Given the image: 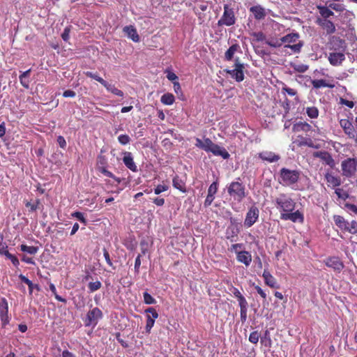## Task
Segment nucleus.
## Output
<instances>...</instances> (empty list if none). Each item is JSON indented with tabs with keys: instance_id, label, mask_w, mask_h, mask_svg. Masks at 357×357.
<instances>
[{
	"instance_id": "1",
	"label": "nucleus",
	"mask_w": 357,
	"mask_h": 357,
	"mask_svg": "<svg viewBox=\"0 0 357 357\" xmlns=\"http://www.w3.org/2000/svg\"><path fill=\"white\" fill-rule=\"evenodd\" d=\"M301 176V172L297 169L282 168L279 172L278 181L284 186H292L297 183Z\"/></svg>"
},
{
	"instance_id": "2",
	"label": "nucleus",
	"mask_w": 357,
	"mask_h": 357,
	"mask_svg": "<svg viewBox=\"0 0 357 357\" xmlns=\"http://www.w3.org/2000/svg\"><path fill=\"white\" fill-rule=\"evenodd\" d=\"M299 38L300 35L298 33H288L281 38L282 44H286L284 48H289L293 53H300L304 45L303 41L299 40L298 43L291 45L298 40Z\"/></svg>"
},
{
	"instance_id": "3",
	"label": "nucleus",
	"mask_w": 357,
	"mask_h": 357,
	"mask_svg": "<svg viewBox=\"0 0 357 357\" xmlns=\"http://www.w3.org/2000/svg\"><path fill=\"white\" fill-rule=\"evenodd\" d=\"M227 192L234 200L241 202L246 197L245 187L239 181H232L227 185Z\"/></svg>"
},
{
	"instance_id": "4",
	"label": "nucleus",
	"mask_w": 357,
	"mask_h": 357,
	"mask_svg": "<svg viewBox=\"0 0 357 357\" xmlns=\"http://www.w3.org/2000/svg\"><path fill=\"white\" fill-rule=\"evenodd\" d=\"M277 208L284 213L292 212L295 209L296 202L287 194L281 193L275 200Z\"/></svg>"
},
{
	"instance_id": "5",
	"label": "nucleus",
	"mask_w": 357,
	"mask_h": 357,
	"mask_svg": "<svg viewBox=\"0 0 357 357\" xmlns=\"http://www.w3.org/2000/svg\"><path fill=\"white\" fill-rule=\"evenodd\" d=\"M84 74L86 77L93 79L96 80L97 82H98L99 83H100L106 89V90L107 91L112 93V94H114L115 96H119V97L123 96L124 93L121 90L117 89L114 84H110V83L107 82V81H105L104 79H102L101 77H100L97 73H94L91 71H87V72H85Z\"/></svg>"
},
{
	"instance_id": "6",
	"label": "nucleus",
	"mask_w": 357,
	"mask_h": 357,
	"mask_svg": "<svg viewBox=\"0 0 357 357\" xmlns=\"http://www.w3.org/2000/svg\"><path fill=\"white\" fill-rule=\"evenodd\" d=\"M333 220L336 226L342 231H346L352 234L357 233V222L356 220L349 222L342 216L338 215L333 216Z\"/></svg>"
},
{
	"instance_id": "7",
	"label": "nucleus",
	"mask_w": 357,
	"mask_h": 357,
	"mask_svg": "<svg viewBox=\"0 0 357 357\" xmlns=\"http://www.w3.org/2000/svg\"><path fill=\"white\" fill-rule=\"evenodd\" d=\"M236 21V18L234 8H231L228 4H225L223 14L218 21V25L220 26H230L235 24Z\"/></svg>"
},
{
	"instance_id": "8",
	"label": "nucleus",
	"mask_w": 357,
	"mask_h": 357,
	"mask_svg": "<svg viewBox=\"0 0 357 357\" xmlns=\"http://www.w3.org/2000/svg\"><path fill=\"white\" fill-rule=\"evenodd\" d=\"M102 317V311L97 307H93L87 312L86 318L84 319V325L85 326H95Z\"/></svg>"
},
{
	"instance_id": "9",
	"label": "nucleus",
	"mask_w": 357,
	"mask_h": 357,
	"mask_svg": "<svg viewBox=\"0 0 357 357\" xmlns=\"http://www.w3.org/2000/svg\"><path fill=\"white\" fill-rule=\"evenodd\" d=\"M206 143L208 146L206 152H211L214 155L220 156L223 159H228L229 158V153L224 147H221L220 146L213 143L211 139L210 141H207Z\"/></svg>"
},
{
	"instance_id": "10",
	"label": "nucleus",
	"mask_w": 357,
	"mask_h": 357,
	"mask_svg": "<svg viewBox=\"0 0 357 357\" xmlns=\"http://www.w3.org/2000/svg\"><path fill=\"white\" fill-rule=\"evenodd\" d=\"M244 65L241 63L238 58H237L235 60L234 68L233 70H227V73L236 82H241L244 79Z\"/></svg>"
},
{
	"instance_id": "11",
	"label": "nucleus",
	"mask_w": 357,
	"mask_h": 357,
	"mask_svg": "<svg viewBox=\"0 0 357 357\" xmlns=\"http://www.w3.org/2000/svg\"><path fill=\"white\" fill-rule=\"evenodd\" d=\"M259 215L258 208L253 205L248 211L244 220V225L246 227H252L257 220Z\"/></svg>"
},
{
	"instance_id": "12",
	"label": "nucleus",
	"mask_w": 357,
	"mask_h": 357,
	"mask_svg": "<svg viewBox=\"0 0 357 357\" xmlns=\"http://www.w3.org/2000/svg\"><path fill=\"white\" fill-rule=\"evenodd\" d=\"M356 160L354 158H347L342 162V170L344 176H351L356 171Z\"/></svg>"
},
{
	"instance_id": "13",
	"label": "nucleus",
	"mask_w": 357,
	"mask_h": 357,
	"mask_svg": "<svg viewBox=\"0 0 357 357\" xmlns=\"http://www.w3.org/2000/svg\"><path fill=\"white\" fill-rule=\"evenodd\" d=\"M340 125L343 129L344 133L351 139L357 141V132L353 123L347 119H343L340 121Z\"/></svg>"
},
{
	"instance_id": "14",
	"label": "nucleus",
	"mask_w": 357,
	"mask_h": 357,
	"mask_svg": "<svg viewBox=\"0 0 357 357\" xmlns=\"http://www.w3.org/2000/svg\"><path fill=\"white\" fill-rule=\"evenodd\" d=\"M324 264L337 273H340L344 268V263L338 257H328L324 260Z\"/></svg>"
},
{
	"instance_id": "15",
	"label": "nucleus",
	"mask_w": 357,
	"mask_h": 357,
	"mask_svg": "<svg viewBox=\"0 0 357 357\" xmlns=\"http://www.w3.org/2000/svg\"><path fill=\"white\" fill-rule=\"evenodd\" d=\"M0 319L3 327L9 323L8 303L5 298H1L0 301Z\"/></svg>"
},
{
	"instance_id": "16",
	"label": "nucleus",
	"mask_w": 357,
	"mask_h": 357,
	"mask_svg": "<svg viewBox=\"0 0 357 357\" xmlns=\"http://www.w3.org/2000/svg\"><path fill=\"white\" fill-rule=\"evenodd\" d=\"M313 156L321 159L326 165H328L331 168H334L335 162L331 154L326 151H319L314 152Z\"/></svg>"
},
{
	"instance_id": "17",
	"label": "nucleus",
	"mask_w": 357,
	"mask_h": 357,
	"mask_svg": "<svg viewBox=\"0 0 357 357\" xmlns=\"http://www.w3.org/2000/svg\"><path fill=\"white\" fill-rule=\"evenodd\" d=\"M344 52L338 51L330 52L328 56V60L331 65L338 66L345 60Z\"/></svg>"
},
{
	"instance_id": "18",
	"label": "nucleus",
	"mask_w": 357,
	"mask_h": 357,
	"mask_svg": "<svg viewBox=\"0 0 357 357\" xmlns=\"http://www.w3.org/2000/svg\"><path fill=\"white\" fill-rule=\"evenodd\" d=\"M281 219L284 220H291L293 222H303L304 221L303 214L299 211L295 212H288L281 213Z\"/></svg>"
},
{
	"instance_id": "19",
	"label": "nucleus",
	"mask_w": 357,
	"mask_h": 357,
	"mask_svg": "<svg viewBox=\"0 0 357 357\" xmlns=\"http://www.w3.org/2000/svg\"><path fill=\"white\" fill-rule=\"evenodd\" d=\"M316 23L326 30L327 34H332L335 32V26L334 23L329 20H322L318 17L316 20Z\"/></svg>"
},
{
	"instance_id": "20",
	"label": "nucleus",
	"mask_w": 357,
	"mask_h": 357,
	"mask_svg": "<svg viewBox=\"0 0 357 357\" xmlns=\"http://www.w3.org/2000/svg\"><path fill=\"white\" fill-rule=\"evenodd\" d=\"M262 277L264 280V283L273 289H278L280 285L278 284L276 279L271 275L268 270L264 269Z\"/></svg>"
},
{
	"instance_id": "21",
	"label": "nucleus",
	"mask_w": 357,
	"mask_h": 357,
	"mask_svg": "<svg viewBox=\"0 0 357 357\" xmlns=\"http://www.w3.org/2000/svg\"><path fill=\"white\" fill-rule=\"evenodd\" d=\"M298 146H308L313 149H318V146L315 145L313 140L310 137H305L303 135H298L294 142Z\"/></svg>"
},
{
	"instance_id": "22",
	"label": "nucleus",
	"mask_w": 357,
	"mask_h": 357,
	"mask_svg": "<svg viewBox=\"0 0 357 357\" xmlns=\"http://www.w3.org/2000/svg\"><path fill=\"white\" fill-rule=\"evenodd\" d=\"M236 259L245 266H249L252 261V255L250 252L245 250L236 252Z\"/></svg>"
},
{
	"instance_id": "23",
	"label": "nucleus",
	"mask_w": 357,
	"mask_h": 357,
	"mask_svg": "<svg viewBox=\"0 0 357 357\" xmlns=\"http://www.w3.org/2000/svg\"><path fill=\"white\" fill-rule=\"evenodd\" d=\"M249 10L253 14L255 19L257 20H264L266 16L265 8L260 5L253 6L250 8Z\"/></svg>"
},
{
	"instance_id": "24",
	"label": "nucleus",
	"mask_w": 357,
	"mask_h": 357,
	"mask_svg": "<svg viewBox=\"0 0 357 357\" xmlns=\"http://www.w3.org/2000/svg\"><path fill=\"white\" fill-rule=\"evenodd\" d=\"M330 45L331 50H333L335 51L344 52L346 48L345 41L340 37L333 36L331 40Z\"/></svg>"
},
{
	"instance_id": "25",
	"label": "nucleus",
	"mask_w": 357,
	"mask_h": 357,
	"mask_svg": "<svg viewBox=\"0 0 357 357\" xmlns=\"http://www.w3.org/2000/svg\"><path fill=\"white\" fill-rule=\"evenodd\" d=\"M325 179L327 183L328 187L335 188L341 185V178L340 176H334L331 172H326L325 174Z\"/></svg>"
},
{
	"instance_id": "26",
	"label": "nucleus",
	"mask_w": 357,
	"mask_h": 357,
	"mask_svg": "<svg viewBox=\"0 0 357 357\" xmlns=\"http://www.w3.org/2000/svg\"><path fill=\"white\" fill-rule=\"evenodd\" d=\"M124 165L133 172H137V167L134 162L133 157L130 152H125L123 158Z\"/></svg>"
},
{
	"instance_id": "27",
	"label": "nucleus",
	"mask_w": 357,
	"mask_h": 357,
	"mask_svg": "<svg viewBox=\"0 0 357 357\" xmlns=\"http://www.w3.org/2000/svg\"><path fill=\"white\" fill-rule=\"evenodd\" d=\"M259 158L264 161L268 162H278L280 159L279 155L275 154L272 151H263L259 153Z\"/></svg>"
},
{
	"instance_id": "28",
	"label": "nucleus",
	"mask_w": 357,
	"mask_h": 357,
	"mask_svg": "<svg viewBox=\"0 0 357 357\" xmlns=\"http://www.w3.org/2000/svg\"><path fill=\"white\" fill-rule=\"evenodd\" d=\"M312 85L314 89H320L321 87H328L330 89H333L335 86L334 81L331 80H326V79H314L312 81Z\"/></svg>"
},
{
	"instance_id": "29",
	"label": "nucleus",
	"mask_w": 357,
	"mask_h": 357,
	"mask_svg": "<svg viewBox=\"0 0 357 357\" xmlns=\"http://www.w3.org/2000/svg\"><path fill=\"white\" fill-rule=\"evenodd\" d=\"M312 130V127L305 121H299L294 124L292 131L294 132H308Z\"/></svg>"
},
{
	"instance_id": "30",
	"label": "nucleus",
	"mask_w": 357,
	"mask_h": 357,
	"mask_svg": "<svg viewBox=\"0 0 357 357\" xmlns=\"http://www.w3.org/2000/svg\"><path fill=\"white\" fill-rule=\"evenodd\" d=\"M123 31L134 42L139 41V36L137 32L136 29L133 26H126L123 27Z\"/></svg>"
},
{
	"instance_id": "31",
	"label": "nucleus",
	"mask_w": 357,
	"mask_h": 357,
	"mask_svg": "<svg viewBox=\"0 0 357 357\" xmlns=\"http://www.w3.org/2000/svg\"><path fill=\"white\" fill-rule=\"evenodd\" d=\"M172 184L174 188L182 192H186V185L185 182L178 175L174 176L172 179Z\"/></svg>"
},
{
	"instance_id": "32",
	"label": "nucleus",
	"mask_w": 357,
	"mask_h": 357,
	"mask_svg": "<svg viewBox=\"0 0 357 357\" xmlns=\"http://www.w3.org/2000/svg\"><path fill=\"white\" fill-rule=\"evenodd\" d=\"M319 14L322 17V20H328L330 17L334 15V13L330 9L329 6H317Z\"/></svg>"
},
{
	"instance_id": "33",
	"label": "nucleus",
	"mask_w": 357,
	"mask_h": 357,
	"mask_svg": "<svg viewBox=\"0 0 357 357\" xmlns=\"http://www.w3.org/2000/svg\"><path fill=\"white\" fill-rule=\"evenodd\" d=\"M19 278L20 280L26 284L29 287V294H32L33 289H36L37 290H40L39 285L37 284H33L28 278H26L25 275L20 274L19 275Z\"/></svg>"
},
{
	"instance_id": "34",
	"label": "nucleus",
	"mask_w": 357,
	"mask_h": 357,
	"mask_svg": "<svg viewBox=\"0 0 357 357\" xmlns=\"http://www.w3.org/2000/svg\"><path fill=\"white\" fill-rule=\"evenodd\" d=\"M24 203L25 206L29 208V212L36 211L37 209L40 208V206L43 207L39 199H36L33 203L29 201L24 200Z\"/></svg>"
},
{
	"instance_id": "35",
	"label": "nucleus",
	"mask_w": 357,
	"mask_h": 357,
	"mask_svg": "<svg viewBox=\"0 0 357 357\" xmlns=\"http://www.w3.org/2000/svg\"><path fill=\"white\" fill-rule=\"evenodd\" d=\"M19 248L22 252L28 253L31 255H35L39 250L38 247L29 246L25 244L20 245Z\"/></svg>"
},
{
	"instance_id": "36",
	"label": "nucleus",
	"mask_w": 357,
	"mask_h": 357,
	"mask_svg": "<svg viewBox=\"0 0 357 357\" xmlns=\"http://www.w3.org/2000/svg\"><path fill=\"white\" fill-rule=\"evenodd\" d=\"M160 101L164 105H171L174 102L175 98L173 94L167 93L162 96Z\"/></svg>"
},
{
	"instance_id": "37",
	"label": "nucleus",
	"mask_w": 357,
	"mask_h": 357,
	"mask_svg": "<svg viewBox=\"0 0 357 357\" xmlns=\"http://www.w3.org/2000/svg\"><path fill=\"white\" fill-rule=\"evenodd\" d=\"M305 112L310 119H317L319 114L318 108L314 106L307 107L305 108Z\"/></svg>"
},
{
	"instance_id": "38",
	"label": "nucleus",
	"mask_w": 357,
	"mask_h": 357,
	"mask_svg": "<svg viewBox=\"0 0 357 357\" xmlns=\"http://www.w3.org/2000/svg\"><path fill=\"white\" fill-rule=\"evenodd\" d=\"M238 48V45L237 44L232 45L231 46H230L225 52V59L227 61H231L233 59L234 54L237 51Z\"/></svg>"
},
{
	"instance_id": "39",
	"label": "nucleus",
	"mask_w": 357,
	"mask_h": 357,
	"mask_svg": "<svg viewBox=\"0 0 357 357\" xmlns=\"http://www.w3.org/2000/svg\"><path fill=\"white\" fill-rule=\"evenodd\" d=\"M232 293H233L234 296L238 299L239 305L248 303L245 298L241 294V293L237 288L234 287L233 290H232Z\"/></svg>"
},
{
	"instance_id": "40",
	"label": "nucleus",
	"mask_w": 357,
	"mask_h": 357,
	"mask_svg": "<svg viewBox=\"0 0 357 357\" xmlns=\"http://www.w3.org/2000/svg\"><path fill=\"white\" fill-rule=\"evenodd\" d=\"M280 105L283 109V117L285 118L290 111V100L285 98L282 102H280Z\"/></svg>"
},
{
	"instance_id": "41",
	"label": "nucleus",
	"mask_w": 357,
	"mask_h": 357,
	"mask_svg": "<svg viewBox=\"0 0 357 357\" xmlns=\"http://www.w3.org/2000/svg\"><path fill=\"white\" fill-rule=\"evenodd\" d=\"M240 307V317L241 321L244 323L247 320V312H248V304H244L239 305Z\"/></svg>"
},
{
	"instance_id": "42",
	"label": "nucleus",
	"mask_w": 357,
	"mask_h": 357,
	"mask_svg": "<svg viewBox=\"0 0 357 357\" xmlns=\"http://www.w3.org/2000/svg\"><path fill=\"white\" fill-rule=\"evenodd\" d=\"M207 141H210L209 138H204V141L200 139L199 138H196V144L195 146L201 149L204 150L205 151L207 150Z\"/></svg>"
},
{
	"instance_id": "43",
	"label": "nucleus",
	"mask_w": 357,
	"mask_h": 357,
	"mask_svg": "<svg viewBox=\"0 0 357 357\" xmlns=\"http://www.w3.org/2000/svg\"><path fill=\"white\" fill-rule=\"evenodd\" d=\"M3 235L0 234V255L6 256L7 252H9L8 250V245L3 241Z\"/></svg>"
},
{
	"instance_id": "44",
	"label": "nucleus",
	"mask_w": 357,
	"mask_h": 357,
	"mask_svg": "<svg viewBox=\"0 0 357 357\" xmlns=\"http://www.w3.org/2000/svg\"><path fill=\"white\" fill-rule=\"evenodd\" d=\"M102 284L100 281L91 282L89 283L88 287L90 292H94L100 289Z\"/></svg>"
},
{
	"instance_id": "45",
	"label": "nucleus",
	"mask_w": 357,
	"mask_h": 357,
	"mask_svg": "<svg viewBox=\"0 0 357 357\" xmlns=\"http://www.w3.org/2000/svg\"><path fill=\"white\" fill-rule=\"evenodd\" d=\"M335 193L337 195L338 198L342 199L343 200H346L349 197L348 192L343 190L342 188H336L335 190Z\"/></svg>"
},
{
	"instance_id": "46",
	"label": "nucleus",
	"mask_w": 357,
	"mask_h": 357,
	"mask_svg": "<svg viewBox=\"0 0 357 357\" xmlns=\"http://www.w3.org/2000/svg\"><path fill=\"white\" fill-rule=\"evenodd\" d=\"M144 302L146 304L151 305L156 303L155 299L148 292H144L143 294Z\"/></svg>"
},
{
	"instance_id": "47",
	"label": "nucleus",
	"mask_w": 357,
	"mask_h": 357,
	"mask_svg": "<svg viewBox=\"0 0 357 357\" xmlns=\"http://www.w3.org/2000/svg\"><path fill=\"white\" fill-rule=\"evenodd\" d=\"M218 181H213L208 187L207 194L215 195L218 192Z\"/></svg>"
},
{
	"instance_id": "48",
	"label": "nucleus",
	"mask_w": 357,
	"mask_h": 357,
	"mask_svg": "<svg viewBox=\"0 0 357 357\" xmlns=\"http://www.w3.org/2000/svg\"><path fill=\"white\" fill-rule=\"evenodd\" d=\"M119 142L122 145H126L130 143V137L128 135H120L118 137Z\"/></svg>"
},
{
	"instance_id": "49",
	"label": "nucleus",
	"mask_w": 357,
	"mask_h": 357,
	"mask_svg": "<svg viewBox=\"0 0 357 357\" xmlns=\"http://www.w3.org/2000/svg\"><path fill=\"white\" fill-rule=\"evenodd\" d=\"M6 257L11 261L14 266L18 267V266L20 265V261L17 257L10 254V252H7Z\"/></svg>"
},
{
	"instance_id": "50",
	"label": "nucleus",
	"mask_w": 357,
	"mask_h": 357,
	"mask_svg": "<svg viewBox=\"0 0 357 357\" xmlns=\"http://www.w3.org/2000/svg\"><path fill=\"white\" fill-rule=\"evenodd\" d=\"M6 257L11 261L14 266L18 267V266L20 265V261L17 257L10 254V252H7Z\"/></svg>"
},
{
	"instance_id": "51",
	"label": "nucleus",
	"mask_w": 357,
	"mask_h": 357,
	"mask_svg": "<svg viewBox=\"0 0 357 357\" xmlns=\"http://www.w3.org/2000/svg\"><path fill=\"white\" fill-rule=\"evenodd\" d=\"M6 257L11 261L14 266L18 267V266L20 265V261L17 257L10 254V252H7Z\"/></svg>"
},
{
	"instance_id": "52",
	"label": "nucleus",
	"mask_w": 357,
	"mask_h": 357,
	"mask_svg": "<svg viewBox=\"0 0 357 357\" xmlns=\"http://www.w3.org/2000/svg\"><path fill=\"white\" fill-rule=\"evenodd\" d=\"M154 323H155V319H151V315L148 314L147 319H146V332L149 333L151 331V328H153V326L154 325Z\"/></svg>"
},
{
	"instance_id": "53",
	"label": "nucleus",
	"mask_w": 357,
	"mask_h": 357,
	"mask_svg": "<svg viewBox=\"0 0 357 357\" xmlns=\"http://www.w3.org/2000/svg\"><path fill=\"white\" fill-rule=\"evenodd\" d=\"M259 334L258 331L252 332L249 336V341L253 344H257L259 341Z\"/></svg>"
},
{
	"instance_id": "54",
	"label": "nucleus",
	"mask_w": 357,
	"mask_h": 357,
	"mask_svg": "<svg viewBox=\"0 0 357 357\" xmlns=\"http://www.w3.org/2000/svg\"><path fill=\"white\" fill-rule=\"evenodd\" d=\"M169 189V186L167 185H158L154 188V193L155 195H160V193L167 191Z\"/></svg>"
},
{
	"instance_id": "55",
	"label": "nucleus",
	"mask_w": 357,
	"mask_h": 357,
	"mask_svg": "<svg viewBox=\"0 0 357 357\" xmlns=\"http://www.w3.org/2000/svg\"><path fill=\"white\" fill-rule=\"evenodd\" d=\"M72 215L75 218H76L78 220H79L81 222L84 223V225H86V220L84 218L82 213L79 211H76L72 214Z\"/></svg>"
},
{
	"instance_id": "56",
	"label": "nucleus",
	"mask_w": 357,
	"mask_h": 357,
	"mask_svg": "<svg viewBox=\"0 0 357 357\" xmlns=\"http://www.w3.org/2000/svg\"><path fill=\"white\" fill-rule=\"evenodd\" d=\"M268 336V332L266 331L265 332V334L263 337H261V344H264L265 346H271V340Z\"/></svg>"
},
{
	"instance_id": "57",
	"label": "nucleus",
	"mask_w": 357,
	"mask_h": 357,
	"mask_svg": "<svg viewBox=\"0 0 357 357\" xmlns=\"http://www.w3.org/2000/svg\"><path fill=\"white\" fill-rule=\"evenodd\" d=\"M266 43L268 46L272 47H280L282 45V41H281V38L280 40H267L266 42Z\"/></svg>"
},
{
	"instance_id": "58",
	"label": "nucleus",
	"mask_w": 357,
	"mask_h": 357,
	"mask_svg": "<svg viewBox=\"0 0 357 357\" xmlns=\"http://www.w3.org/2000/svg\"><path fill=\"white\" fill-rule=\"evenodd\" d=\"M145 312L151 315V319H156L158 317V313L153 307H149Z\"/></svg>"
},
{
	"instance_id": "59",
	"label": "nucleus",
	"mask_w": 357,
	"mask_h": 357,
	"mask_svg": "<svg viewBox=\"0 0 357 357\" xmlns=\"http://www.w3.org/2000/svg\"><path fill=\"white\" fill-rule=\"evenodd\" d=\"M214 199L215 195L207 194L206 198L204 202V207L206 208L211 206Z\"/></svg>"
},
{
	"instance_id": "60",
	"label": "nucleus",
	"mask_w": 357,
	"mask_h": 357,
	"mask_svg": "<svg viewBox=\"0 0 357 357\" xmlns=\"http://www.w3.org/2000/svg\"><path fill=\"white\" fill-rule=\"evenodd\" d=\"M329 8L338 12H342L344 10L342 4L332 3L329 5Z\"/></svg>"
},
{
	"instance_id": "61",
	"label": "nucleus",
	"mask_w": 357,
	"mask_h": 357,
	"mask_svg": "<svg viewBox=\"0 0 357 357\" xmlns=\"http://www.w3.org/2000/svg\"><path fill=\"white\" fill-rule=\"evenodd\" d=\"M282 91L287 93L288 95L291 96H294L297 94L296 90L287 87V86L282 87Z\"/></svg>"
},
{
	"instance_id": "62",
	"label": "nucleus",
	"mask_w": 357,
	"mask_h": 357,
	"mask_svg": "<svg viewBox=\"0 0 357 357\" xmlns=\"http://www.w3.org/2000/svg\"><path fill=\"white\" fill-rule=\"evenodd\" d=\"M141 256L142 255H138L137 257H136L135 259V273H139V268H140V266H141Z\"/></svg>"
},
{
	"instance_id": "63",
	"label": "nucleus",
	"mask_w": 357,
	"mask_h": 357,
	"mask_svg": "<svg viewBox=\"0 0 357 357\" xmlns=\"http://www.w3.org/2000/svg\"><path fill=\"white\" fill-rule=\"evenodd\" d=\"M152 202L158 206H162L165 204V199L160 197L152 199Z\"/></svg>"
},
{
	"instance_id": "64",
	"label": "nucleus",
	"mask_w": 357,
	"mask_h": 357,
	"mask_svg": "<svg viewBox=\"0 0 357 357\" xmlns=\"http://www.w3.org/2000/svg\"><path fill=\"white\" fill-rule=\"evenodd\" d=\"M140 248L142 252V255H144L148 252V243L145 241H142L140 242Z\"/></svg>"
}]
</instances>
